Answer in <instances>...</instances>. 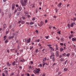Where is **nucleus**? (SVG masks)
Returning <instances> with one entry per match:
<instances>
[{
    "label": "nucleus",
    "instance_id": "f257e3e1",
    "mask_svg": "<svg viewBox=\"0 0 76 76\" xmlns=\"http://www.w3.org/2000/svg\"><path fill=\"white\" fill-rule=\"evenodd\" d=\"M51 55L50 56V58L52 59L53 61H55V55L54 52H51Z\"/></svg>",
    "mask_w": 76,
    "mask_h": 76
},
{
    "label": "nucleus",
    "instance_id": "f03ea898",
    "mask_svg": "<svg viewBox=\"0 0 76 76\" xmlns=\"http://www.w3.org/2000/svg\"><path fill=\"white\" fill-rule=\"evenodd\" d=\"M39 72H40V69L39 68H38V69H37L36 71V72H35L34 73L35 74H39Z\"/></svg>",
    "mask_w": 76,
    "mask_h": 76
},
{
    "label": "nucleus",
    "instance_id": "7ed1b4c3",
    "mask_svg": "<svg viewBox=\"0 0 76 76\" xmlns=\"http://www.w3.org/2000/svg\"><path fill=\"white\" fill-rule=\"evenodd\" d=\"M30 42H31V39H30V38H29L28 40L26 41V43H27V44H28L30 43Z\"/></svg>",
    "mask_w": 76,
    "mask_h": 76
},
{
    "label": "nucleus",
    "instance_id": "20e7f679",
    "mask_svg": "<svg viewBox=\"0 0 76 76\" xmlns=\"http://www.w3.org/2000/svg\"><path fill=\"white\" fill-rule=\"evenodd\" d=\"M74 24L76 25L75 23L74 22L70 24L71 27H72V28H73V26H74Z\"/></svg>",
    "mask_w": 76,
    "mask_h": 76
},
{
    "label": "nucleus",
    "instance_id": "39448f33",
    "mask_svg": "<svg viewBox=\"0 0 76 76\" xmlns=\"http://www.w3.org/2000/svg\"><path fill=\"white\" fill-rule=\"evenodd\" d=\"M15 4H12V10H14V9H15Z\"/></svg>",
    "mask_w": 76,
    "mask_h": 76
},
{
    "label": "nucleus",
    "instance_id": "423d86ee",
    "mask_svg": "<svg viewBox=\"0 0 76 76\" xmlns=\"http://www.w3.org/2000/svg\"><path fill=\"white\" fill-rule=\"evenodd\" d=\"M56 54L57 57H58L59 56V52L58 51H57L56 52Z\"/></svg>",
    "mask_w": 76,
    "mask_h": 76
},
{
    "label": "nucleus",
    "instance_id": "0eeeda50",
    "mask_svg": "<svg viewBox=\"0 0 76 76\" xmlns=\"http://www.w3.org/2000/svg\"><path fill=\"white\" fill-rule=\"evenodd\" d=\"M17 10L18 11H21L22 10V7H18L17 8Z\"/></svg>",
    "mask_w": 76,
    "mask_h": 76
},
{
    "label": "nucleus",
    "instance_id": "6e6552de",
    "mask_svg": "<svg viewBox=\"0 0 76 76\" xmlns=\"http://www.w3.org/2000/svg\"><path fill=\"white\" fill-rule=\"evenodd\" d=\"M43 25H44V22L42 21H41V22L40 24L39 25V26H40L41 27Z\"/></svg>",
    "mask_w": 76,
    "mask_h": 76
},
{
    "label": "nucleus",
    "instance_id": "1a4fd4ad",
    "mask_svg": "<svg viewBox=\"0 0 76 76\" xmlns=\"http://www.w3.org/2000/svg\"><path fill=\"white\" fill-rule=\"evenodd\" d=\"M5 28H6V24H4L3 25V29H4Z\"/></svg>",
    "mask_w": 76,
    "mask_h": 76
},
{
    "label": "nucleus",
    "instance_id": "9d476101",
    "mask_svg": "<svg viewBox=\"0 0 76 76\" xmlns=\"http://www.w3.org/2000/svg\"><path fill=\"white\" fill-rule=\"evenodd\" d=\"M20 43H18V45L17 46V48L18 50H19V48H20Z\"/></svg>",
    "mask_w": 76,
    "mask_h": 76
},
{
    "label": "nucleus",
    "instance_id": "9b49d317",
    "mask_svg": "<svg viewBox=\"0 0 76 76\" xmlns=\"http://www.w3.org/2000/svg\"><path fill=\"white\" fill-rule=\"evenodd\" d=\"M25 13L26 16H28V11H25Z\"/></svg>",
    "mask_w": 76,
    "mask_h": 76
},
{
    "label": "nucleus",
    "instance_id": "f8f14e48",
    "mask_svg": "<svg viewBox=\"0 0 76 76\" xmlns=\"http://www.w3.org/2000/svg\"><path fill=\"white\" fill-rule=\"evenodd\" d=\"M21 4L22 6H26V3H25L24 2L21 3Z\"/></svg>",
    "mask_w": 76,
    "mask_h": 76
},
{
    "label": "nucleus",
    "instance_id": "ddd939ff",
    "mask_svg": "<svg viewBox=\"0 0 76 76\" xmlns=\"http://www.w3.org/2000/svg\"><path fill=\"white\" fill-rule=\"evenodd\" d=\"M61 61H64V58H61L60 59Z\"/></svg>",
    "mask_w": 76,
    "mask_h": 76
},
{
    "label": "nucleus",
    "instance_id": "4468645a",
    "mask_svg": "<svg viewBox=\"0 0 76 76\" xmlns=\"http://www.w3.org/2000/svg\"><path fill=\"white\" fill-rule=\"evenodd\" d=\"M14 38V36H12L11 37H9V39H10L13 38Z\"/></svg>",
    "mask_w": 76,
    "mask_h": 76
},
{
    "label": "nucleus",
    "instance_id": "2eb2a0df",
    "mask_svg": "<svg viewBox=\"0 0 76 76\" xmlns=\"http://www.w3.org/2000/svg\"><path fill=\"white\" fill-rule=\"evenodd\" d=\"M61 6V2L59 3L58 4V7H60Z\"/></svg>",
    "mask_w": 76,
    "mask_h": 76
},
{
    "label": "nucleus",
    "instance_id": "dca6fc26",
    "mask_svg": "<svg viewBox=\"0 0 76 76\" xmlns=\"http://www.w3.org/2000/svg\"><path fill=\"white\" fill-rule=\"evenodd\" d=\"M16 15L17 16H19L20 15V12H17Z\"/></svg>",
    "mask_w": 76,
    "mask_h": 76
},
{
    "label": "nucleus",
    "instance_id": "f3484780",
    "mask_svg": "<svg viewBox=\"0 0 76 76\" xmlns=\"http://www.w3.org/2000/svg\"><path fill=\"white\" fill-rule=\"evenodd\" d=\"M4 41H5V40L6 39V38H7V37H6V36H4Z\"/></svg>",
    "mask_w": 76,
    "mask_h": 76
},
{
    "label": "nucleus",
    "instance_id": "a211bd4d",
    "mask_svg": "<svg viewBox=\"0 0 76 76\" xmlns=\"http://www.w3.org/2000/svg\"><path fill=\"white\" fill-rule=\"evenodd\" d=\"M72 41H76V38H72Z\"/></svg>",
    "mask_w": 76,
    "mask_h": 76
},
{
    "label": "nucleus",
    "instance_id": "6ab92c4d",
    "mask_svg": "<svg viewBox=\"0 0 76 76\" xmlns=\"http://www.w3.org/2000/svg\"><path fill=\"white\" fill-rule=\"evenodd\" d=\"M8 41H9L8 39H6V40H5V44H7V42H8Z\"/></svg>",
    "mask_w": 76,
    "mask_h": 76
},
{
    "label": "nucleus",
    "instance_id": "aec40b11",
    "mask_svg": "<svg viewBox=\"0 0 76 76\" xmlns=\"http://www.w3.org/2000/svg\"><path fill=\"white\" fill-rule=\"evenodd\" d=\"M60 50L61 52L63 51V48H61Z\"/></svg>",
    "mask_w": 76,
    "mask_h": 76
},
{
    "label": "nucleus",
    "instance_id": "412c9836",
    "mask_svg": "<svg viewBox=\"0 0 76 76\" xmlns=\"http://www.w3.org/2000/svg\"><path fill=\"white\" fill-rule=\"evenodd\" d=\"M11 16H12V14H9V18H11Z\"/></svg>",
    "mask_w": 76,
    "mask_h": 76
},
{
    "label": "nucleus",
    "instance_id": "4be33fe9",
    "mask_svg": "<svg viewBox=\"0 0 76 76\" xmlns=\"http://www.w3.org/2000/svg\"><path fill=\"white\" fill-rule=\"evenodd\" d=\"M70 53H68L66 55V56H67V57H69V56H70Z\"/></svg>",
    "mask_w": 76,
    "mask_h": 76
},
{
    "label": "nucleus",
    "instance_id": "5701e85b",
    "mask_svg": "<svg viewBox=\"0 0 76 76\" xmlns=\"http://www.w3.org/2000/svg\"><path fill=\"white\" fill-rule=\"evenodd\" d=\"M67 26L69 27V28H70V25L69 23H68L67 25Z\"/></svg>",
    "mask_w": 76,
    "mask_h": 76
},
{
    "label": "nucleus",
    "instance_id": "b1692460",
    "mask_svg": "<svg viewBox=\"0 0 76 76\" xmlns=\"http://www.w3.org/2000/svg\"><path fill=\"white\" fill-rule=\"evenodd\" d=\"M76 20V17H74L73 18V22H75V20Z\"/></svg>",
    "mask_w": 76,
    "mask_h": 76
},
{
    "label": "nucleus",
    "instance_id": "393cba45",
    "mask_svg": "<svg viewBox=\"0 0 76 76\" xmlns=\"http://www.w3.org/2000/svg\"><path fill=\"white\" fill-rule=\"evenodd\" d=\"M39 39H37V40H35V42H39Z\"/></svg>",
    "mask_w": 76,
    "mask_h": 76
},
{
    "label": "nucleus",
    "instance_id": "a878e982",
    "mask_svg": "<svg viewBox=\"0 0 76 76\" xmlns=\"http://www.w3.org/2000/svg\"><path fill=\"white\" fill-rule=\"evenodd\" d=\"M61 73V72H59L58 73V76H59Z\"/></svg>",
    "mask_w": 76,
    "mask_h": 76
},
{
    "label": "nucleus",
    "instance_id": "bb28decb",
    "mask_svg": "<svg viewBox=\"0 0 76 76\" xmlns=\"http://www.w3.org/2000/svg\"><path fill=\"white\" fill-rule=\"evenodd\" d=\"M64 72H66L67 70V69L66 68H64Z\"/></svg>",
    "mask_w": 76,
    "mask_h": 76
},
{
    "label": "nucleus",
    "instance_id": "cd10ccee",
    "mask_svg": "<svg viewBox=\"0 0 76 76\" xmlns=\"http://www.w3.org/2000/svg\"><path fill=\"white\" fill-rule=\"evenodd\" d=\"M24 3H26L27 2V0H24L23 2Z\"/></svg>",
    "mask_w": 76,
    "mask_h": 76
},
{
    "label": "nucleus",
    "instance_id": "c85d7f7f",
    "mask_svg": "<svg viewBox=\"0 0 76 76\" xmlns=\"http://www.w3.org/2000/svg\"><path fill=\"white\" fill-rule=\"evenodd\" d=\"M55 10H56V13H57V12H58V9H57V8H55Z\"/></svg>",
    "mask_w": 76,
    "mask_h": 76
},
{
    "label": "nucleus",
    "instance_id": "c756f323",
    "mask_svg": "<svg viewBox=\"0 0 76 76\" xmlns=\"http://www.w3.org/2000/svg\"><path fill=\"white\" fill-rule=\"evenodd\" d=\"M34 23L33 22H30V25H33V24H34Z\"/></svg>",
    "mask_w": 76,
    "mask_h": 76
},
{
    "label": "nucleus",
    "instance_id": "7c9ffc66",
    "mask_svg": "<svg viewBox=\"0 0 76 76\" xmlns=\"http://www.w3.org/2000/svg\"><path fill=\"white\" fill-rule=\"evenodd\" d=\"M25 23V21H22L21 22V24H24Z\"/></svg>",
    "mask_w": 76,
    "mask_h": 76
},
{
    "label": "nucleus",
    "instance_id": "2f4dec72",
    "mask_svg": "<svg viewBox=\"0 0 76 76\" xmlns=\"http://www.w3.org/2000/svg\"><path fill=\"white\" fill-rule=\"evenodd\" d=\"M45 64H46V63H45V62L43 63V66L44 67V66L45 65Z\"/></svg>",
    "mask_w": 76,
    "mask_h": 76
},
{
    "label": "nucleus",
    "instance_id": "473e14b6",
    "mask_svg": "<svg viewBox=\"0 0 76 76\" xmlns=\"http://www.w3.org/2000/svg\"><path fill=\"white\" fill-rule=\"evenodd\" d=\"M42 64H39V65H38V67H42Z\"/></svg>",
    "mask_w": 76,
    "mask_h": 76
},
{
    "label": "nucleus",
    "instance_id": "72a5a7b5",
    "mask_svg": "<svg viewBox=\"0 0 76 76\" xmlns=\"http://www.w3.org/2000/svg\"><path fill=\"white\" fill-rule=\"evenodd\" d=\"M2 16H4V12H1Z\"/></svg>",
    "mask_w": 76,
    "mask_h": 76
},
{
    "label": "nucleus",
    "instance_id": "f704fd0d",
    "mask_svg": "<svg viewBox=\"0 0 76 76\" xmlns=\"http://www.w3.org/2000/svg\"><path fill=\"white\" fill-rule=\"evenodd\" d=\"M67 62V61L66 60V61L64 62V64H66V63Z\"/></svg>",
    "mask_w": 76,
    "mask_h": 76
},
{
    "label": "nucleus",
    "instance_id": "c9c22d12",
    "mask_svg": "<svg viewBox=\"0 0 76 76\" xmlns=\"http://www.w3.org/2000/svg\"><path fill=\"white\" fill-rule=\"evenodd\" d=\"M62 55L64 56H66V53H64L62 54Z\"/></svg>",
    "mask_w": 76,
    "mask_h": 76
},
{
    "label": "nucleus",
    "instance_id": "e433bc0d",
    "mask_svg": "<svg viewBox=\"0 0 76 76\" xmlns=\"http://www.w3.org/2000/svg\"><path fill=\"white\" fill-rule=\"evenodd\" d=\"M26 41V39H23V42H25Z\"/></svg>",
    "mask_w": 76,
    "mask_h": 76
},
{
    "label": "nucleus",
    "instance_id": "4c0bfd02",
    "mask_svg": "<svg viewBox=\"0 0 76 76\" xmlns=\"http://www.w3.org/2000/svg\"><path fill=\"white\" fill-rule=\"evenodd\" d=\"M39 4L40 5V6H41V4H42V2H39Z\"/></svg>",
    "mask_w": 76,
    "mask_h": 76
},
{
    "label": "nucleus",
    "instance_id": "58836bf2",
    "mask_svg": "<svg viewBox=\"0 0 76 76\" xmlns=\"http://www.w3.org/2000/svg\"><path fill=\"white\" fill-rule=\"evenodd\" d=\"M12 28V25H10L9 26V28L10 29H11Z\"/></svg>",
    "mask_w": 76,
    "mask_h": 76
},
{
    "label": "nucleus",
    "instance_id": "ea45409f",
    "mask_svg": "<svg viewBox=\"0 0 76 76\" xmlns=\"http://www.w3.org/2000/svg\"><path fill=\"white\" fill-rule=\"evenodd\" d=\"M49 36H46L45 37V38H46V39H48V37Z\"/></svg>",
    "mask_w": 76,
    "mask_h": 76
},
{
    "label": "nucleus",
    "instance_id": "a19ab883",
    "mask_svg": "<svg viewBox=\"0 0 76 76\" xmlns=\"http://www.w3.org/2000/svg\"><path fill=\"white\" fill-rule=\"evenodd\" d=\"M20 1L22 4L23 2V0H20Z\"/></svg>",
    "mask_w": 76,
    "mask_h": 76
},
{
    "label": "nucleus",
    "instance_id": "79ce46f5",
    "mask_svg": "<svg viewBox=\"0 0 76 76\" xmlns=\"http://www.w3.org/2000/svg\"><path fill=\"white\" fill-rule=\"evenodd\" d=\"M22 18L23 19V20H25V17H22Z\"/></svg>",
    "mask_w": 76,
    "mask_h": 76
},
{
    "label": "nucleus",
    "instance_id": "37998d69",
    "mask_svg": "<svg viewBox=\"0 0 76 76\" xmlns=\"http://www.w3.org/2000/svg\"><path fill=\"white\" fill-rule=\"evenodd\" d=\"M55 65H56V63H54L53 65H52V66H55Z\"/></svg>",
    "mask_w": 76,
    "mask_h": 76
},
{
    "label": "nucleus",
    "instance_id": "c03bdc74",
    "mask_svg": "<svg viewBox=\"0 0 76 76\" xmlns=\"http://www.w3.org/2000/svg\"><path fill=\"white\" fill-rule=\"evenodd\" d=\"M13 75H14V73H12L11 74V75H10V76H13Z\"/></svg>",
    "mask_w": 76,
    "mask_h": 76
},
{
    "label": "nucleus",
    "instance_id": "a18cd8bd",
    "mask_svg": "<svg viewBox=\"0 0 76 76\" xmlns=\"http://www.w3.org/2000/svg\"><path fill=\"white\" fill-rule=\"evenodd\" d=\"M60 45H61L63 46V43H60Z\"/></svg>",
    "mask_w": 76,
    "mask_h": 76
},
{
    "label": "nucleus",
    "instance_id": "49530a36",
    "mask_svg": "<svg viewBox=\"0 0 76 76\" xmlns=\"http://www.w3.org/2000/svg\"><path fill=\"white\" fill-rule=\"evenodd\" d=\"M7 72V75H8V72H7V71L5 70V71L4 72Z\"/></svg>",
    "mask_w": 76,
    "mask_h": 76
},
{
    "label": "nucleus",
    "instance_id": "de8ad7c7",
    "mask_svg": "<svg viewBox=\"0 0 76 76\" xmlns=\"http://www.w3.org/2000/svg\"><path fill=\"white\" fill-rule=\"evenodd\" d=\"M36 32V33L37 34H38V30H37L36 31H35Z\"/></svg>",
    "mask_w": 76,
    "mask_h": 76
},
{
    "label": "nucleus",
    "instance_id": "09e8293b",
    "mask_svg": "<svg viewBox=\"0 0 76 76\" xmlns=\"http://www.w3.org/2000/svg\"><path fill=\"white\" fill-rule=\"evenodd\" d=\"M2 76H5V74H4V73L2 74Z\"/></svg>",
    "mask_w": 76,
    "mask_h": 76
},
{
    "label": "nucleus",
    "instance_id": "8fccbe9b",
    "mask_svg": "<svg viewBox=\"0 0 76 76\" xmlns=\"http://www.w3.org/2000/svg\"><path fill=\"white\" fill-rule=\"evenodd\" d=\"M31 69V70H34V67L33 66H32Z\"/></svg>",
    "mask_w": 76,
    "mask_h": 76
},
{
    "label": "nucleus",
    "instance_id": "3c124183",
    "mask_svg": "<svg viewBox=\"0 0 76 76\" xmlns=\"http://www.w3.org/2000/svg\"><path fill=\"white\" fill-rule=\"evenodd\" d=\"M33 46L31 47V48H30V49L31 50V49L33 48Z\"/></svg>",
    "mask_w": 76,
    "mask_h": 76
},
{
    "label": "nucleus",
    "instance_id": "603ef678",
    "mask_svg": "<svg viewBox=\"0 0 76 76\" xmlns=\"http://www.w3.org/2000/svg\"><path fill=\"white\" fill-rule=\"evenodd\" d=\"M45 50V49H42V52H44Z\"/></svg>",
    "mask_w": 76,
    "mask_h": 76
},
{
    "label": "nucleus",
    "instance_id": "864d4df0",
    "mask_svg": "<svg viewBox=\"0 0 76 76\" xmlns=\"http://www.w3.org/2000/svg\"><path fill=\"white\" fill-rule=\"evenodd\" d=\"M26 24H27V25H29V23L28 22H26Z\"/></svg>",
    "mask_w": 76,
    "mask_h": 76
},
{
    "label": "nucleus",
    "instance_id": "5fc2aeb1",
    "mask_svg": "<svg viewBox=\"0 0 76 76\" xmlns=\"http://www.w3.org/2000/svg\"><path fill=\"white\" fill-rule=\"evenodd\" d=\"M7 52L8 53H9V52H10V51H9V49L7 50Z\"/></svg>",
    "mask_w": 76,
    "mask_h": 76
},
{
    "label": "nucleus",
    "instance_id": "6e6d98bb",
    "mask_svg": "<svg viewBox=\"0 0 76 76\" xmlns=\"http://www.w3.org/2000/svg\"><path fill=\"white\" fill-rule=\"evenodd\" d=\"M56 48H58V45H56Z\"/></svg>",
    "mask_w": 76,
    "mask_h": 76
},
{
    "label": "nucleus",
    "instance_id": "4d7b16f0",
    "mask_svg": "<svg viewBox=\"0 0 76 76\" xmlns=\"http://www.w3.org/2000/svg\"><path fill=\"white\" fill-rule=\"evenodd\" d=\"M11 30L12 31H15V29L14 28H12V29Z\"/></svg>",
    "mask_w": 76,
    "mask_h": 76
},
{
    "label": "nucleus",
    "instance_id": "13d9d810",
    "mask_svg": "<svg viewBox=\"0 0 76 76\" xmlns=\"http://www.w3.org/2000/svg\"><path fill=\"white\" fill-rule=\"evenodd\" d=\"M31 67H32V66H30L29 67V69H31Z\"/></svg>",
    "mask_w": 76,
    "mask_h": 76
},
{
    "label": "nucleus",
    "instance_id": "bf43d9fd",
    "mask_svg": "<svg viewBox=\"0 0 76 76\" xmlns=\"http://www.w3.org/2000/svg\"><path fill=\"white\" fill-rule=\"evenodd\" d=\"M59 70V68H58L57 69V72H58V71Z\"/></svg>",
    "mask_w": 76,
    "mask_h": 76
},
{
    "label": "nucleus",
    "instance_id": "052dcab7",
    "mask_svg": "<svg viewBox=\"0 0 76 76\" xmlns=\"http://www.w3.org/2000/svg\"><path fill=\"white\" fill-rule=\"evenodd\" d=\"M15 61L16 63H18V59H16L15 60Z\"/></svg>",
    "mask_w": 76,
    "mask_h": 76
},
{
    "label": "nucleus",
    "instance_id": "680f3d73",
    "mask_svg": "<svg viewBox=\"0 0 76 76\" xmlns=\"http://www.w3.org/2000/svg\"><path fill=\"white\" fill-rule=\"evenodd\" d=\"M45 60L44 59H43V63H45Z\"/></svg>",
    "mask_w": 76,
    "mask_h": 76
},
{
    "label": "nucleus",
    "instance_id": "e2e57ef3",
    "mask_svg": "<svg viewBox=\"0 0 76 76\" xmlns=\"http://www.w3.org/2000/svg\"><path fill=\"white\" fill-rule=\"evenodd\" d=\"M63 38H61V41H63Z\"/></svg>",
    "mask_w": 76,
    "mask_h": 76
},
{
    "label": "nucleus",
    "instance_id": "0e129e2a",
    "mask_svg": "<svg viewBox=\"0 0 76 76\" xmlns=\"http://www.w3.org/2000/svg\"><path fill=\"white\" fill-rule=\"evenodd\" d=\"M27 76H30V75L29 73H28L27 74Z\"/></svg>",
    "mask_w": 76,
    "mask_h": 76
},
{
    "label": "nucleus",
    "instance_id": "69168bd1",
    "mask_svg": "<svg viewBox=\"0 0 76 76\" xmlns=\"http://www.w3.org/2000/svg\"><path fill=\"white\" fill-rule=\"evenodd\" d=\"M48 22V20H45V23H47Z\"/></svg>",
    "mask_w": 76,
    "mask_h": 76
},
{
    "label": "nucleus",
    "instance_id": "338daca9",
    "mask_svg": "<svg viewBox=\"0 0 76 76\" xmlns=\"http://www.w3.org/2000/svg\"><path fill=\"white\" fill-rule=\"evenodd\" d=\"M23 52V50H20V53H22Z\"/></svg>",
    "mask_w": 76,
    "mask_h": 76
},
{
    "label": "nucleus",
    "instance_id": "774afa93",
    "mask_svg": "<svg viewBox=\"0 0 76 76\" xmlns=\"http://www.w3.org/2000/svg\"><path fill=\"white\" fill-rule=\"evenodd\" d=\"M15 63H12V65L13 66H15Z\"/></svg>",
    "mask_w": 76,
    "mask_h": 76
}]
</instances>
